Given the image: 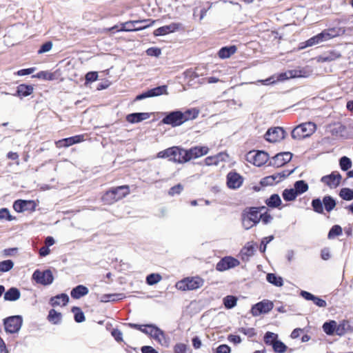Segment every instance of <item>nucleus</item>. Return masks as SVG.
Listing matches in <instances>:
<instances>
[{"label":"nucleus","mask_w":353,"mask_h":353,"mask_svg":"<svg viewBox=\"0 0 353 353\" xmlns=\"http://www.w3.org/2000/svg\"><path fill=\"white\" fill-rule=\"evenodd\" d=\"M282 201L279 194H273L270 197L265 200V204L272 208H278L281 205Z\"/></svg>","instance_id":"31"},{"label":"nucleus","mask_w":353,"mask_h":353,"mask_svg":"<svg viewBox=\"0 0 353 353\" xmlns=\"http://www.w3.org/2000/svg\"><path fill=\"white\" fill-rule=\"evenodd\" d=\"M267 281L275 286L281 287L283 285L282 277L276 276L275 274L269 273L266 276Z\"/></svg>","instance_id":"34"},{"label":"nucleus","mask_w":353,"mask_h":353,"mask_svg":"<svg viewBox=\"0 0 353 353\" xmlns=\"http://www.w3.org/2000/svg\"><path fill=\"white\" fill-rule=\"evenodd\" d=\"M62 319V315L60 312H57L54 309H51L49 311V314L48 316V319L49 321L52 322L53 324H59L61 323Z\"/></svg>","instance_id":"35"},{"label":"nucleus","mask_w":353,"mask_h":353,"mask_svg":"<svg viewBox=\"0 0 353 353\" xmlns=\"http://www.w3.org/2000/svg\"><path fill=\"white\" fill-rule=\"evenodd\" d=\"M339 196L346 201L353 200V190L348 188H343L341 189Z\"/></svg>","instance_id":"40"},{"label":"nucleus","mask_w":353,"mask_h":353,"mask_svg":"<svg viewBox=\"0 0 353 353\" xmlns=\"http://www.w3.org/2000/svg\"><path fill=\"white\" fill-rule=\"evenodd\" d=\"M209 149L206 146H195L192 147L189 150H187L188 157H190V160L192 159H196L208 154Z\"/></svg>","instance_id":"16"},{"label":"nucleus","mask_w":353,"mask_h":353,"mask_svg":"<svg viewBox=\"0 0 353 353\" xmlns=\"http://www.w3.org/2000/svg\"><path fill=\"white\" fill-rule=\"evenodd\" d=\"M98 78L97 72H89L85 74V83H92L96 81Z\"/></svg>","instance_id":"63"},{"label":"nucleus","mask_w":353,"mask_h":353,"mask_svg":"<svg viewBox=\"0 0 353 353\" xmlns=\"http://www.w3.org/2000/svg\"><path fill=\"white\" fill-rule=\"evenodd\" d=\"M308 185L303 180H299L294 183V190L297 195L302 194L308 190Z\"/></svg>","instance_id":"32"},{"label":"nucleus","mask_w":353,"mask_h":353,"mask_svg":"<svg viewBox=\"0 0 353 353\" xmlns=\"http://www.w3.org/2000/svg\"><path fill=\"white\" fill-rule=\"evenodd\" d=\"M32 279L37 283L43 285H48L52 283L54 276L50 270L40 271L37 270L32 274Z\"/></svg>","instance_id":"6"},{"label":"nucleus","mask_w":353,"mask_h":353,"mask_svg":"<svg viewBox=\"0 0 353 353\" xmlns=\"http://www.w3.org/2000/svg\"><path fill=\"white\" fill-rule=\"evenodd\" d=\"M245 217H248L254 224H258L260 222L259 209L255 207L247 208L243 212Z\"/></svg>","instance_id":"17"},{"label":"nucleus","mask_w":353,"mask_h":353,"mask_svg":"<svg viewBox=\"0 0 353 353\" xmlns=\"http://www.w3.org/2000/svg\"><path fill=\"white\" fill-rule=\"evenodd\" d=\"M183 187L181 184L179 183L172 187L168 192L169 195L174 196L175 194H179L183 190Z\"/></svg>","instance_id":"58"},{"label":"nucleus","mask_w":353,"mask_h":353,"mask_svg":"<svg viewBox=\"0 0 353 353\" xmlns=\"http://www.w3.org/2000/svg\"><path fill=\"white\" fill-rule=\"evenodd\" d=\"M313 210L319 214H323L324 209L323 205V200L319 198L314 199L311 203Z\"/></svg>","instance_id":"36"},{"label":"nucleus","mask_w":353,"mask_h":353,"mask_svg":"<svg viewBox=\"0 0 353 353\" xmlns=\"http://www.w3.org/2000/svg\"><path fill=\"white\" fill-rule=\"evenodd\" d=\"M292 154L290 152H283L276 154L269 162V165L279 168L281 167L292 159Z\"/></svg>","instance_id":"11"},{"label":"nucleus","mask_w":353,"mask_h":353,"mask_svg":"<svg viewBox=\"0 0 353 353\" xmlns=\"http://www.w3.org/2000/svg\"><path fill=\"white\" fill-rule=\"evenodd\" d=\"M23 319L19 315L12 316L3 320L5 330L8 333H17L22 325Z\"/></svg>","instance_id":"4"},{"label":"nucleus","mask_w":353,"mask_h":353,"mask_svg":"<svg viewBox=\"0 0 353 353\" xmlns=\"http://www.w3.org/2000/svg\"><path fill=\"white\" fill-rule=\"evenodd\" d=\"M168 86L165 85L157 86L156 88L150 89L139 95L135 98V101L143 100L146 98L159 97L162 94H168Z\"/></svg>","instance_id":"10"},{"label":"nucleus","mask_w":353,"mask_h":353,"mask_svg":"<svg viewBox=\"0 0 353 353\" xmlns=\"http://www.w3.org/2000/svg\"><path fill=\"white\" fill-rule=\"evenodd\" d=\"M316 130V124L313 122L303 123L295 127L291 133L292 139L301 140L311 136Z\"/></svg>","instance_id":"2"},{"label":"nucleus","mask_w":353,"mask_h":353,"mask_svg":"<svg viewBox=\"0 0 353 353\" xmlns=\"http://www.w3.org/2000/svg\"><path fill=\"white\" fill-rule=\"evenodd\" d=\"M254 251H255L254 250V248L252 245H249V246H247V247H245L241 250L242 259L245 260V256H246V260H248L250 256H252L254 255Z\"/></svg>","instance_id":"50"},{"label":"nucleus","mask_w":353,"mask_h":353,"mask_svg":"<svg viewBox=\"0 0 353 353\" xmlns=\"http://www.w3.org/2000/svg\"><path fill=\"white\" fill-rule=\"evenodd\" d=\"M130 193L128 185L118 186L108 190L102 196V201L105 204H112L123 199Z\"/></svg>","instance_id":"1"},{"label":"nucleus","mask_w":353,"mask_h":353,"mask_svg":"<svg viewBox=\"0 0 353 353\" xmlns=\"http://www.w3.org/2000/svg\"><path fill=\"white\" fill-rule=\"evenodd\" d=\"M323 205L325 210L330 212L334 209L336 205V200L330 195H326L323 198Z\"/></svg>","instance_id":"29"},{"label":"nucleus","mask_w":353,"mask_h":353,"mask_svg":"<svg viewBox=\"0 0 353 353\" xmlns=\"http://www.w3.org/2000/svg\"><path fill=\"white\" fill-rule=\"evenodd\" d=\"M183 25L180 23H172L170 25L164 26L156 29L154 31V36H163L168 33L174 32L181 29Z\"/></svg>","instance_id":"14"},{"label":"nucleus","mask_w":353,"mask_h":353,"mask_svg":"<svg viewBox=\"0 0 353 353\" xmlns=\"http://www.w3.org/2000/svg\"><path fill=\"white\" fill-rule=\"evenodd\" d=\"M0 219H6L8 221H12L15 219L14 216H12L8 208L0 209Z\"/></svg>","instance_id":"51"},{"label":"nucleus","mask_w":353,"mask_h":353,"mask_svg":"<svg viewBox=\"0 0 353 353\" xmlns=\"http://www.w3.org/2000/svg\"><path fill=\"white\" fill-rule=\"evenodd\" d=\"M293 188L285 189L282 193L283 198L286 201H292L298 196Z\"/></svg>","instance_id":"38"},{"label":"nucleus","mask_w":353,"mask_h":353,"mask_svg":"<svg viewBox=\"0 0 353 353\" xmlns=\"http://www.w3.org/2000/svg\"><path fill=\"white\" fill-rule=\"evenodd\" d=\"M246 160L258 167L265 164L269 159V154L262 150L250 151L245 156Z\"/></svg>","instance_id":"5"},{"label":"nucleus","mask_w":353,"mask_h":353,"mask_svg":"<svg viewBox=\"0 0 353 353\" xmlns=\"http://www.w3.org/2000/svg\"><path fill=\"white\" fill-rule=\"evenodd\" d=\"M329 39L339 36L345 32V30L341 28H333L325 30Z\"/></svg>","instance_id":"44"},{"label":"nucleus","mask_w":353,"mask_h":353,"mask_svg":"<svg viewBox=\"0 0 353 353\" xmlns=\"http://www.w3.org/2000/svg\"><path fill=\"white\" fill-rule=\"evenodd\" d=\"M23 200L19 199L14 202L13 208L17 212H24V205H23Z\"/></svg>","instance_id":"59"},{"label":"nucleus","mask_w":353,"mask_h":353,"mask_svg":"<svg viewBox=\"0 0 353 353\" xmlns=\"http://www.w3.org/2000/svg\"><path fill=\"white\" fill-rule=\"evenodd\" d=\"M260 183L263 186L273 185L275 184V181L274 177L270 175L263 178Z\"/></svg>","instance_id":"60"},{"label":"nucleus","mask_w":353,"mask_h":353,"mask_svg":"<svg viewBox=\"0 0 353 353\" xmlns=\"http://www.w3.org/2000/svg\"><path fill=\"white\" fill-rule=\"evenodd\" d=\"M341 179V174L335 171L332 172L330 174L322 176L321 181L330 188H336L339 185Z\"/></svg>","instance_id":"13"},{"label":"nucleus","mask_w":353,"mask_h":353,"mask_svg":"<svg viewBox=\"0 0 353 353\" xmlns=\"http://www.w3.org/2000/svg\"><path fill=\"white\" fill-rule=\"evenodd\" d=\"M174 149L176 150L174 151V153L173 154L174 157L172 160L174 161L182 163L190 161V157H188V155L187 150H184L176 146H174Z\"/></svg>","instance_id":"19"},{"label":"nucleus","mask_w":353,"mask_h":353,"mask_svg":"<svg viewBox=\"0 0 353 353\" xmlns=\"http://www.w3.org/2000/svg\"><path fill=\"white\" fill-rule=\"evenodd\" d=\"M339 165L342 170L347 171L352 167V161L350 158L344 156L340 159Z\"/></svg>","instance_id":"47"},{"label":"nucleus","mask_w":353,"mask_h":353,"mask_svg":"<svg viewBox=\"0 0 353 353\" xmlns=\"http://www.w3.org/2000/svg\"><path fill=\"white\" fill-rule=\"evenodd\" d=\"M34 90V88L32 85H26V84H20L17 87L16 94H14V96H17L20 97H25L30 95Z\"/></svg>","instance_id":"21"},{"label":"nucleus","mask_w":353,"mask_h":353,"mask_svg":"<svg viewBox=\"0 0 353 353\" xmlns=\"http://www.w3.org/2000/svg\"><path fill=\"white\" fill-rule=\"evenodd\" d=\"M239 331L245 335L248 336V337L251 338L256 335V332L254 328H245V327H241L239 329Z\"/></svg>","instance_id":"62"},{"label":"nucleus","mask_w":353,"mask_h":353,"mask_svg":"<svg viewBox=\"0 0 353 353\" xmlns=\"http://www.w3.org/2000/svg\"><path fill=\"white\" fill-rule=\"evenodd\" d=\"M348 332H353V325L350 321L343 320L337 325L336 335L341 336Z\"/></svg>","instance_id":"20"},{"label":"nucleus","mask_w":353,"mask_h":353,"mask_svg":"<svg viewBox=\"0 0 353 353\" xmlns=\"http://www.w3.org/2000/svg\"><path fill=\"white\" fill-rule=\"evenodd\" d=\"M272 346L274 351L278 353H284L288 348V347L282 341L278 339L274 342Z\"/></svg>","instance_id":"41"},{"label":"nucleus","mask_w":353,"mask_h":353,"mask_svg":"<svg viewBox=\"0 0 353 353\" xmlns=\"http://www.w3.org/2000/svg\"><path fill=\"white\" fill-rule=\"evenodd\" d=\"M52 42L47 41L41 45L40 49L38 50V54H43L49 52L52 48Z\"/></svg>","instance_id":"57"},{"label":"nucleus","mask_w":353,"mask_h":353,"mask_svg":"<svg viewBox=\"0 0 353 353\" xmlns=\"http://www.w3.org/2000/svg\"><path fill=\"white\" fill-rule=\"evenodd\" d=\"M273 308V303L268 300H263L254 305L251 308V314L254 316H258L261 314H266Z\"/></svg>","instance_id":"9"},{"label":"nucleus","mask_w":353,"mask_h":353,"mask_svg":"<svg viewBox=\"0 0 353 353\" xmlns=\"http://www.w3.org/2000/svg\"><path fill=\"white\" fill-rule=\"evenodd\" d=\"M21 296V292L17 288L12 287L8 290L3 296L6 301H15L18 300Z\"/></svg>","instance_id":"23"},{"label":"nucleus","mask_w":353,"mask_h":353,"mask_svg":"<svg viewBox=\"0 0 353 353\" xmlns=\"http://www.w3.org/2000/svg\"><path fill=\"white\" fill-rule=\"evenodd\" d=\"M199 114V111L196 108L188 109L185 112H182V121L184 123L189 120L196 119Z\"/></svg>","instance_id":"27"},{"label":"nucleus","mask_w":353,"mask_h":353,"mask_svg":"<svg viewBox=\"0 0 353 353\" xmlns=\"http://www.w3.org/2000/svg\"><path fill=\"white\" fill-rule=\"evenodd\" d=\"M182 118V112L175 110L166 113L161 122L163 124L170 125L172 127H176L183 123Z\"/></svg>","instance_id":"7"},{"label":"nucleus","mask_w":353,"mask_h":353,"mask_svg":"<svg viewBox=\"0 0 353 353\" xmlns=\"http://www.w3.org/2000/svg\"><path fill=\"white\" fill-rule=\"evenodd\" d=\"M89 292L88 288L83 285H79L74 288L71 292V296L74 299H79L81 297L88 294Z\"/></svg>","instance_id":"22"},{"label":"nucleus","mask_w":353,"mask_h":353,"mask_svg":"<svg viewBox=\"0 0 353 353\" xmlns=\"http://www.w3.org/2000/svg\"><path fill=\"white\" fill-rule=\"evenodd\" d=\"M285 137V131L281 127L270 128L264 135L266 141L275 143L283 139Z\"/></svg>","instance_id":"8"},{"label":"nucleus","mask_w":353,"mask_h":353,"mask_svg":"<svg viewBox=\"0 0 353 353\" xmlns=\"http://www.w3.org/2000/svg\"><path fill=\"white\" fill-rule=\"evenodd\" d=\"M187 281L188 290L199 288L203 284V280L199 277L187 278Z\"/></svg>","instance_id":"30"},{"label":"nucleus","mask_w":353,"mask_h":353,"mask_svg":"<svg viewBox=\"0 0 353 353\" xmlns=\"http://www.w3.org/2000/svg\"><path fill=\"white\" fill-rule=\"evenodd\" d=\"M55 144L57 148L69 147L73 145L70 137L59 140L55 142Z\"/></svg>","instance_id":"53"},{"label":"nucleus","mask_w":353,"mask_h":353,"mask_svg":"<svg viewBox=\"0 0 353 353\" xmlns=\"http://www.w3.org/2000/svg\"><path fill=\"white\" fill-rule=\"evenodd\" d=\"M72 312L74 314V321L77 323H82L85 321V315L78 307H73Z\"/></svg>","instance_id":"43"},{"label":"nucleus","mask_w":353,"mask_h":353,"mask_svg":"<svg viewBox=\"0 0 353 353\" xmlns=\"http://www.w3.org/2000/svg\"><path fill=\"white\" fill-rule=\"evenodd\" d=\"M342 234V228L339 225H335L332 227V228L330 230L327 238L329 239H334L336 236H339Z\"/></svg>","instance_id":"48"},{"label":"nucleus","mask_w":353,"mask_h":353,"mask_svg":"<svg viewBox=\"0 0 353 353\" xmlns=\"http://www.w3.org/2000/svg\"><path fill=\"white\" fill-rule=\"evenodd\" d=\"M150 114L148 112H135L126 116V121L130 123H136L149 119Z\"/></svg>","instance_id":"18"},{"label":"nucleus","mask_w":353,"mask_h":353,"mask_svg":"<svg viewBox=\"0 0 353 353\" xmlns=\"http://www.w3.org/2000/svg\"><path fill=\"white\" fill-rule=\"evenodd\" d=\"M187 345L184 343H176L174 347V353H186Z\"/></svg>","instance_id":"64"},{"label":"nucleus","mask_w":353,"mask_h":353,"mask_svg":"<svg viewBox=\"0 0 353 353\" xmlns=\"http://www.w3.org/2000/svg\"><path fill=\"white\" fill-rule=\"evenodd\" d=\"M323 330L327 335L332 336L334 334H336L337 323L334 320L326 321L323 325Z\"/></svg>","instance_id":"26"},{"label":"nucleus","mask_w":353,"mask_h":353,"mask_svg":"<svg viewBox=\"0 0 353 353\" xmlns=\"http://www.w3.org/2000/svg\"><path fill=\"white\" fill-rule=\"evenodd\" d=\"M156 21L150 19L143 20L128 21L121 23L119 31L132 32L140 31L152 26Z\"/></svg>","instance_id":"3"},{"label":"nucleus","mask_w":353,"mask_h":353,"mask_svg":"<svg viewBox=\"0 0 353 353\" xmlns=\"http://www.w3.org/2000/svg\"><path fill=\"white\" fill-rule=\"evenodd\" d=\"M53 74L47 71H41L38 72L36 75H34L33 77H37L39 79H42L45 80H52Z\"/></svg>","instance_id":"56"},{"label":"nucleus","mask_w":353,"mask_h":353,"mask_svg":"<svg viewBox=\"0 0 353 353\" xmlns=\"http://www.w3.org/2000/svg\"><path fill=\"white\" fill-rule=\"evenodd\" d=\"M153 331L151 334V336L157 340L160 343L163 344V341L165 339V335L164 332L159 327L154 325Z\"/></svg>","instance_id":"33"},{"label":"nucleus","mask_w":353,"mask_h":353,"mask_svg":"<svg viewBox=\"0 0 353 353\" xmlns=\"http://www.w3.org/2000/svg\"><path fill=\"white\" fill-rule=\"evenodd\" d=\"M236 51V47L235 46H225L221 48L218 55L221 59H227L234 54Z\"/></svg>","instance_id":"25"},{"label":"nucleus","mask_w":353,"mask_h":353,"mask_svg":"<svg viewBox=\"0 0 353 353\" xmlns=\"http://www.w3.org/2000/svg\"><path fill=\"white\" fill-rule=\"evenodd\" d=\"M242 225L245 230H249L253 226L256 225L252 221L249 220L248 217H245L243 213L241 214Z\"/></svg>","instance_id":"55"},{"label":"nucleus","mask_w":353,"mask_h":353,"mask_svg":"<svg viewBox=\"0 0 353 353\" xmlns=\"http://www.w3.org/2000/svg\"><path fill=\"white\" fill-rule=\"evenodd\" d=\"M14 267V262L8 259L0 262V272H7L12 270Z\"/></svg>","instance_id":"42"},{"label":"nucleus","mask_w":353,"mask_h":353,"mask_svg":"<svg viewBox=\"0 0 353 353\" xmlns=\"http://www.w3.org/2000/svg\"><path fill=\"white\" fill-rule=\"evenodd\" d=\"M243 177L236 172H230L227 175V185L230 189H237L243 183Z\"/></svg>","instance_id":"15"},{"label":"nucleus","mask_w":353,"mask_h":353,"mask_svg":"<svg viewBox=\"0 0 353 353\" xmlns=\"http://www.w3.org/2000/svg\"><path fill=\"white\" fill-rule=\"evenodd\" d=\"M278 339V334L272 332H267L264 335V342L266 345H272Z\"/></svg>","instance_id":"49"},{"label":"nucleus","mask_w":353,"mask_h":353,"mask_svg":"<svg viewBox=\"0 0 353 353\" xmlns=\"http://www.w3.org/2000/svg\"><path fill=\"white\" fill-rule=\"evenodd\" d=\"M69 301V297L66 294H61L50 299V304L53 306L60 305H65Z\"/></svg>","instance_id":"24"},{"label":"nucleus","mask_w":353,"mask_h":353,"mask_svg":"<svg viewBox=\"0 0 353 353\" xmlns=\"http://www.w3.org/2000/svg\"><path fill=\"white\" fill-rule=\"evenodd\" d=\"M329 39L339 36L345 32V30L341 28H333L325 30Z\"/></svg>","instance_id":"45"},{"label":"nucleus","mask_w":353,"mask_h":353,"mask_svg":"<svg viewBox=\"0 0 353 353\" xmlns=\"http://www.w3.org/2000/svg\"><path fill=\"white\" fill-rule=\"evenodd\" d=\"M273 239H274L273 235L269 236L268 237H265L262 239L260 247H259V250L261 251V252L264 253L265 252L266 248H267V244L269 243L270 241H272Z\"/></svg>","instance_id":"54"},{"label":"nucleus","mask_w":353,"mask_h":353,"mask_svg":"<svg viewBox=\"0 0 353 353\" xmlns=\"http://www.w3.org/2000/svg\"><path fill=\"white\" fill-rule=\"evenodd\" d=\"M146 53L148 56L158 57L161 54V50L159 48L152 47L146 50Z\"/></svg>","instance_id":"61"},{"label":"nucleus","mask_w":353,"mask_h":353,"mask_svg":"<svg viewBox=\"0 0 353 353\" xmlns=\"http://www.w3.org/2000/svg\"><path fill=\"white\" fill-rule=\"evenodd\" d=\"M162 277L159 274L152 273L147 276L146 283L150 285L157 284L161 280Z\"/></svg>","instance_id":"46"},{"label":"nucleus","mask_w":353,"mask_h":353,"mask_svg":"<svg viewBox=\"0 0 353 353\" xmlns=\"http://www.w3.org/2000/svg\"><path fill=\"white\" fill-rule=\"evenodd\" d=\"M341 55L339 52L336 50H332L321 55L319 57V60L323 62H329L336 60V59L341 57Z\"/></svg>","instance_id":"28"},{"label":"nucleus","mask_w":353,"mask_h":353,"mask_svg":"<svg viewBox=\"0 0 353 353\" xmlns=\"http://www.w3.org/2000/svg\"><path fill=\"white\" fill-rule=\"evenodd\" d=\"M345 130V125L341 123H335L333 126L331 127L330 133L334 136H340L343 137V133Z\"/></svg>","instance_id":"37"},{"label":"nucleus","mask_w":353,"mask_h":353,"mask_svg":"<svg viewBox=\"0 0 353 353\" xmlns=\"http://www.w3.org/2000/svg\"><path fill=\"white\" fill-rule=\"evenodd\" d=\"M237 302V298L234 296L228 295L223 299V305L227 309H232L236 305Z\"/></svg>","instance_id":"39"},{"label":"nucleus","mask_w":353,"mask_h":353,"mask_svg":"<svg viewBox=\"0 0 353 353\" xmlns=\"http://www.w3.org/2000/svg\"><path fill=\"white\" fill-rule=\"evenodd\" d=\"M23 205H24V211H31L33 212L35 210L37 207V203L32 200H23Z\"/></svg>","instance_id":"52"},{"label":"nucleus","mask_w":353,"mask_h":353,"mask_svg":"<svg viewBox=\"0 0 353 353\" xmlns=\"http://www.w3.org/2000/svg\"><path fill=\"white\" fill-rule=\"evenodd\" d=\"M239 264L240 262L232 256H225L217 263L216 270L219 272H223L235 268Z\"/></svg>","instance_id":"12"}]
</instances>
